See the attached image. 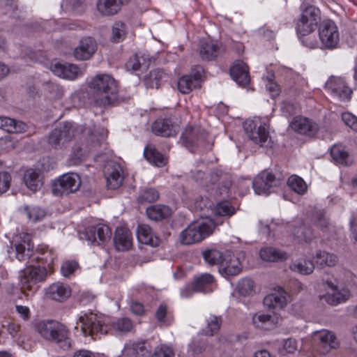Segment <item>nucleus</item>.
Masks as SVG:
<instances>
[{
  "instance_id": "nucleus-5",
  "label": "nucleus",
  "mask_w": 357,
  "mask_h": 357,
  "mask_svg": "<svg viewBox=\"0 0 357 357\" xmlns=\"http://www.w3.org/2000/svg\"><path fill=\"white\" fill-rule=\"evenodd\" d=\"M208 135L199 126H187L181 134V142L190 151L195 148L202 150L209 149L211 144L207 141Z\"/></svg>"
},
{
  "instance_id": "nucleus-39",
  "label": "nucleus",
  "mask_w": 357,
  "mask_h": 357,
  "mask_svg": "<svg viewBox=\"0 0 357 357\" xmlns=\"http://www.w3.org/2000/svg\"><path fill=\"white\" fill-rule=\"evenodd\" d=\"M202 257L205 261L210 265L221 266L225 258V252L211 248L202 252Z\"/></svg>"
},
{
  "instance_id": "nucleus-10",
  "label": "nucleus",
  "mask_w": 357,
  "mask_h": 357,
  "mask_svg": "<svg viewBox=\"0 0 357 357\" xmlns=\"http://www.w3.org/2000/svg\"><path fill=\"white\" fill-rule=\"evenodd\" d=\"M319 36L323 48L333 50L337 47L340 35L338 29L333 21L326 20L321 24Z\"/></svg>"
},
{
  "instance_id": "nucleus-6",
  "label": "nucleus",
  "mask_w": 357,
  "mask_h": 357,
  "mask_svg": "<svg viewBox=\"0 0 357 357\" xmlns=\"http://www.w3.org/2000/svg\"><path fill=\"white\" fill-rule=\"evenodd\" d=\"M282 180L283 177L279 173L263 171L255 178L253 189L257 195H268L273 191V188L281 184Z\"/></svg>"
},
{
  "instance_id": "nucleus-42",
  "label": "nucleus",
  "mask_w": 357,
  "mask_h": 357,
  "mask_svg": "<svg viewBox=\"0 0 357 357\" xmlns=\"http://www.w3.org/2000/svg\"><path fill=\"white\" fill-rule=\"evenodd\" d=\"M331 155L337 163L347 166L351 163L349 154L340 145H334L331 150Z\"/></svg>"
},
{
  "instance_id": "nucleus-28",
  "label": "nucleus",
  "mask_w": 357,
  "mask_h": 357,
  "mask_svg": "<svg viewBox=\"0 0 357 357\" xmlns=\"http://www.w3.org/2000/svg\"><path fill=\"white\" fill-rule=\"evenodd\" d=\"M287 293L282 287L266 296L264 298V305L268 308H283L287 303Z\"/></svg>"
},
{
  "instance_id": "nucleus-19",
  "label": "nucleus",
  "mask_w": 357,
  "mask_h": 357,
  "mask_svg": "<svg viewBox=\"0 0 357 357\" xmlns=\"http://www.w3.org/2000/svg\"><path fill=\"white\" fill-rule=\"evenodd\" d=\"M97 50V43L92 37H84L79 45L74 50V56L77 60L89 59Z\"/></svg>"
},
{
  "instance_id": "nucleus-11",
  "label": "nucleus",
  "mask_w": 357,
  "mask_h": 357,
  "mask_svg": "<svg viewBox=\"0 0 357 357\" xmlns=\"http://www.w3.org/2000/svg\"><path fill=\"white\" fill-rule=\"evenodd\" d=\"M112 236L110 228L102 224L89 227L80 236L93 245H100L109 241Z\"/></svg>"
},
{
  "instance_id": "nucleus-62",
  "label": "nucleus",
  "mask_w": 357,
  "mask_h": 357,
  "mask_svg": "<svg viewBox=\"0 0 357 357\" xmlns=\"http://www.w3.org/2000/svg\"><path fill=\"white\" fill-rule=\"evenodd\" d=\"M342 120L347 126L357 132V118L355 116L349 112L343 113Z\"/></svg>"
},
{
  "instance_id": "nucleus-45",
  "label": "nucleus",
  "mask_w": 357,
  "mask_h": 357,
  "mask_svg": "<svg viewBox=\"0 0 357 357\" xmlns=\"http://www.w3.org/2000/svg\"><path fill=\"white\" fill-rule=\"evenodd\" d=\"M289 187L298 193V195H303L307 191V185L303 179L297 175L291 176L287 181Z\"/></svg>"
},
{
  "instance_id": "nucleus-17",
  "label": "nucleus",
  "mask_w": 357,
  "mask_h": 357,
  "mask_svg": "<svg viewBox=\"0 0 357 357\" xmlns=\"http://www.w3.org/2000/svg\"><path fill=\"white\" fill-rule=\"evenodd\" d=\"M326 89L340 99H349L352 93L342 77L331 76L325 84Z\"/></svg>"
},
{
  "instance_id": "nucleus-31",
  "label": "nucleus",
  "mask_w": 357,
  "mask_h": 357,
  "mask_svg": "<svg viewBox=\"0 0 357 357\" xmlns=\"http://www.w3.org/2000/svg\"><path fill=\"white\" fill-rule=\"evenodd\" d=\"M130 0H98L97 8L104 15H113L116 14L121 6Z\"/></svg>"
},
{
  "instance_id": "nucleus-24",
  "label": "nucleus",
  "mask_w": 357,
  "mask_h": 357,
  "mask_svg": "<svg viewBox=\"0 0 357 357\" xmlns=\"http://www.w3.org/2000/svg\"><path fill=\"white\" fill-rule=\"evenodd\" d=\"M122 168L118 164L109 165L106 169L107 186L110 189L119 188L123 182Z\"/></svg>"
},
{
  "instance_id": "nucleus-61",
  "label": "nucleus",
  "mask_w": 357,
  "mask_h": 357,
  "mask_svg": "<svg viewBox=\"0 0 357 357\" xmlns=\"http://www.w3.org/2000/svg\"><path fill=\"white\" fill-rule=\"evenodd\" d=\"M27 216L33 222H37L44 218L45 212L42 208L35 207L27 211Z\"/></svg>"
},
{
  "instance_id": "nucleus-40",
  "label": "nucleus",
  "mask_w": 357,
  "mask_h": 357,
  "mask_svg": "<svg viewBox=\"0 0 357 357\" xmlns=\"http://www.w3.org/2000/svg\"><path fill=\"white\" fill-rule=\"evenodd\" d=\"M259 255L262 260L267 261H276L287 259L285 252H280L274 248H262Z\"/></svg>"
},
{
  "instance_id": "nucleus-2",
  "label": "nucleus",
  "mask_w": 357,
  "mask_h": 357,
  "mask_svg": "<svg viewBox=\"0 0 357 357\" xmlns=\"http://www.w3.org/2000/svg\"><path fill=\"white\" fill-rule=\"evenodd\" d=\"M88 86L98 106L109 105L116 99L117 83L110 75L98 74L91 79Z\"/></svg>"
},
{
  "instance_id": "nucleus-34",
  "label": "nucleus",
  "mask_w": 357,
  "mask_h": 357,
  "mask_svg": "<svg viewBox=\"0 0 357 357\" xmlns=\"http://www.w3.org/2000/svg\"><path fill=\"white\" fill-rule=\"evenodd\" d=\"M26 187L33 192H36L43 185L42 177L39 170L29 169L24 176Z\"/></svg>"
},
{
  "instance_id": "nucleus-43",
  "label": "nucleus",
  "mask_w": 357,
  "mask_h": 357,
  "mask_svg": "<svg viewBox=\"0 0 357 357\" xmlns=\"http://www.w3.org/2000/svg\"><path fill=\"white\" fill-rule=\"evenodd\" d=\"M290 268L292 271L301 274L310 275L313 272L314 265L312 261L303 259L293 263Z\"/></svg>"
},
{
  "instance_id": "nucleus-50",
  "label": "nucleus",
  "mask_w": 357,
  "mask_h": 357,
  "mask_svg": "<svg viewBox=\"0 0 357 357\" xmlns=\"http://www.w3.org/2000/svg\"><path fill=\"white\" fill-rule=\"evenodd\" d=\"M222 324V319L220 317L211 315L207 319V327L206 334L213 335L219 331Z\"/></svg>"
},
{
  "instance_id": "nucleus-46",
  "label": "nucleus",
  "mask_w": 357,
  "mask_h": 357,
  "mask_svg": "<svg viewBox=\"0 0 357 357\" xmlns=\"http://www.w3.org/2000/svg\"><path fill=\"white\" fill-rule=\"evenodd\" d=\"M317 28V25L300 18L298 20L296 26V30L299 38L306 36L313 32Z\"/></svg>"
},
{
  "instance_id": "nucleus-38",
  "label": "nucleus",
  "mask_w": 357,
  "mask_h": 357,
  "mask_svg": "<svg viewBox=\"0 0 357 357\" xmlns=\"http://www.w3.org/2000/svg\"><path fill=\"white\" fill-rule=\"evenodd\" d=\"M167 75L161 69H155L150 72L145 78L146 84L151 88L158 89L161 82L166 80Z\"/></svg>"
},
{
  "instance_id": "nucleus-9",
  "label": "nucleus",
  "mask_w": 357,
  "mask_h": 357,
  "mask_svg": "<svg viewBox=\"0 0 357 357\" xmlns=\"http://www.w3.org/2000/svg\"><path fill=\"white\" fill-rule=\"evenodd\" d=\"M79 322L81 324V330L85 336L89 335L93 339H96L100 335L107 333L106 327L102 324L98 316L93 312H86L81 315Z\"/></svg>"
},
{
  "instance_id": "nucleus-63",
  "label": "nucleus",
  "mask_w": 357,
  "mask_h": 357,
  "mask_svg": "<svg viewBox=\"0 0 357 357\" xmlns=\"http://www.w3.org/2000/svg\"><path fill=\"white\" fill-rule=\"evenodd\" d=\"M192 178L200 185L204 187H208V177L202 170L191 172Z\"/></svg>"
},
{
  "instance_id": "nucleus-30",
  "label": "nucleus",
  "mask_w": 357,
  "mask_h": 357,
  "mask_svg": "<svg viewBox=\"0 0 357 357\" xmlns=\"http://www.w3.org/2000/svg\"><path fill=\"white\" fill-rule=\"evenodd\" d=\"M280 320V319L275 314L271 315L262 312H257L252 317L255 326L264 330L273 328Z\"/></svg>"
},
{
  "instance_id": "nucleus-7",
  "label": "nucleus",
  "mask_w": 357,
  "mask_h": 357,
  "mask_svg": "<svg viewBox=\"0 0 357 357\" xmlns=\"http://www.w3.org/2000/svg\"><path fill=\"white\" fill-rule=\"evenodd\" d=\"M81 180L75 173H67L54 180L52 184V192L56 196L68 195L79 188Z\"/></svg>"
},
{
  "instance_id": "nucleus-14",
  "label": "nucleus",
  "mask_w": 357,
  "mask_h": 357,
  "mask_svg": "<svg viewBox=\"0 0 357 357\" xmlns=\"http://www.w3.org/2000/svg\"><path fill=\"white\" fill-rule=\"evenodd\" d=\"M207 177L208 186L210 185L218 184L216 192L220 196H223L224 197L228 196L231 185L230 175L223 173L219 169H214L207 175Z\"/></svg>"
},
{
  "instance_id": "nucleus-4",
  "label": "nucleus",
  "mask_w": 357,
  "mask_h": 357,
  "mask_svg": "<svg viewBox=\"0 0 357 357\" xmlns=\"http://www.w3.org/2000/svg\"><path fill=\"white\" fill-rule=\"evenodd\" d=\"M214 229L215 224L210 219L194 222L180 233V243L183 245H191L200 242L210 236Z\"/></svg>"
},
{
  "instance_id": "nucleus-51",
  "label": "nucleus",
  "mask_w": 357,
  "mask_h": 357,
  "mask_svg": "<svg viewBox=\"0 0 357 357\" xmlns=\"http://www.w3.org/2000/svg\"><path fill=\"white\" fill-rule=\"evenodd\" d=\"M133 324L132 321L126 317H122L117 319L112 324L113 328L119 333H128L132 328Z\"/></svg>"
},
{
  "instance_id": "nucleus-23",
  "label": "nucleus",
  "mask_w": 357,
  "mask_h": 357,
  "mask_svg": "<svg viewBox=\"0 0 357 357\" xmlns=\"http://www.w3.org/2000/svg\"><path fill=\"white\" fill-rule=\"evenodd\" d=\"M231 78L240 86L247 85L250 80L248 66L241 61L234 63L230 69Z\"/></svg>"
},
{
  "instance_id": "nucleus-20",
  "label": "nucleus",
  "mask_w": 357,
  "mask_h": 357,
  "mask_svg": "<svg viewBox=\"0 0 357 357\" xmlns=\"http://www.w3.org/2000/svg\"><path fill=\"white\" fill-rule=\"evenodd\" d=\"M52 71L56 76L68 79H74L82 73L77 66L68 63H56L52 66Z\"/></svg>"
},
{
  "instance_id": "nucleus-22",
  "label": "nucleus",
  "mask_w": 357,
  "mask_h": 357,
  "mask_svg": "<svg viewBox=\"0 0 357 357\" xmlns=\"http://www.w3.org/2000/svg\"><path fill=\"white\" fill-rule=\"evenodd\" d=\"M114 244L119 251L129 250L132 245V235L130 230L125 227H117L114 233Z\"/></svg>"
},
{
  "instance_id": "nucleus-16",
  "label": "nucleus",
  "mask_w": 357,
  "mask_h": 357,
  "mask_svg": "<svg viewBox=\"0 0 357 357\" xmlns=\"http://www.w3.org/2000/svg\"><path fill=\"white\" fill-rule=\"evenodd\" d=\"M244 129L248 137L255 143L261 146H266L269 144L268 132L265 127L257 126L253 121H247L244 124Z\"/></svg>"
},
{
  "instance_id": "nucleus-52",
  "label": "nucleus",
  "mask_w": 357,
  "mask_h": 357,
  "mask_svg": "<svg viewBox=\"0 0 357 357\" xmlns=\"http://www.w3.org/2000/svg\"><path fill=\"white\" fill-rule=\"evenodd\" d=\"M237 289L242 296L250 295L254 291V282L250 278H243L238 282Z\"/></svg>"
},
{
  "instance_id": "nucleus-41",
  "label": "nucleus",
  "mask_w": 357,
  "mask_h": 357,
  "mask_svg": "<svg viewBox=\"0 0 357 357\" xmlns=\"http://www.w3.org/2000/svg\"><path fill=\"white\" fill-rule=\"evenodd\" d=\"M300 18L317 26L321 20L320 10L318 8L309 5L302 9Z\"/></svg>"
},
{
  "instance_id": "nucleus-33",
  "label": "nucleus",
  "mask_w": 357,
  "mask_h": 357,
  "mask_svg": "<svg viewBox=\"0 0 357 357\" xmlns=\"http://www.w3.org/2000/svg\"><path fill=\"white\" fill-rule=\"evenodd\" d=\"M0 128L8 132L21 133L26 130V125L21 121L0 116Z\"/></svg>"
},
{
  "instance_id": "nucleus-44",
  "label": "nucleus",
  "mask_w": 357,
  "mask_h": 357,
  "mask_svg": "<svg viewBox=\"0 0 357 357\" xmlns=\"http://www.w3.org/2000/svg\"><path fill=\"white\" fill-rule=\"evenodd\" d=\"M316 258L318 259L317 263L321 266H334L338 261V258L335 254L321 250L317 252Z\"/></svg>"
},
{
  "instance_id": "nucleus-56",
  "label": "nucleus",
  "mask_w": 357,
  "mask_h": 357,
  "mask_svg": "<svg viewBox=\"0 0 357 357\" xmlns=\"http://www.w3.org/2000/svg\"><path fill=\"white\" fill-rule=\"evenodd\" d=\"M159 197L158 192L153 188H147L143 190L139 197V201L143 202H153Z\"/></svg>"
},
{
  "instance_id": "nucleus-32",
  "label": "nucleus",
  "mask_w": 357,
  "mask_h": 357,
  "mask_svg": "<svg viewBox=\"0 0 357 357\" xmlns=\"http://www.w3.org/2000/svg\"><path fill=\"white\" fill-rule=\"evenodd\" d=\"M219 46L213 42L202 39L199 41V54L202 59L211 61L218 56Z\"/></svg>"
},
{
  "instance_id": "nucleus-60",
  "label": "nucleus",
  "mask_w": 357,
  "mask_h": 357,
  "mask_svg": "<svg viewBox=\"0 0 357 357\" xmlns=\"http://www.w3.org/2000/svg\"><path fill=\"white\" fill-rule=\"evenodd\" d=\"M11 176L6 172H0V195L4 193L10 188Z\"/></svg>"
},
{
  "instance_id": "nucleus-15",
  "label": "nucleus",
  "mask_w": 357,
  "mask_h": 357,
  "mask_svg": "<svg viewBox=\"0 0 357 357\" xmlns=\"http://www.w3.org/2000/svg\"><path fill=\"white\" fill-rule=\"evenodd\" d=\"M195 72L184 75L181 77L177 84L178 90L183 93H189L192 89L199 88L201 86V79L204 73L202 67L197 66Z\"/></svg>"
},
{
  "instance_id": "nucleus-35",
  "label": "nucleus",
  "mask_w": 357,
  "mask_h": 357,
  "mask_svg": "<svg viewBox=\"0 0 357 357\" xmlns=\"http://www.w3.org/2000/svg\"><path fill=\"white\" fill-rule=\"evenodd\" d=\"M292 234L299 243H309L314 238L311 227L303 222H298L294 226Z\"/></svg>"
},
{
  "instance_id": "nucleus-3",
  "label": "nucleus",
  "mask_w": 357,
  "mask_h": 357,
  "mask_svg": "<svg viewBox=\"0 0 357 357\" xmlns=\"http://www.w3.org/2000/svg\"><path fill=\"white\" fill-rule=\"evenodd\" d=\"M34 329L45 340L57 344L61 349L68 350L71 348L70 332L60 322L52 319L40 321L35 324Z\"/></svg>"
},
{
  "instance_id": "nucleus-8",
  "label": "nucleus",
  "mask_w": 357,
  "mask_h": 357,
  "mask_svg": "<svg viewBox=\"0 0 357 357\" xmlns=\"http://www.w3.org/2000/svg\"><path fill=\"white\" fill-rule=\"evenodd\" d=\"M245 259L244 251L236 252L230 250L225 251V258L219 268L220 273L224 276H236L243 269V261Z\"/></svg>"
},
{
  "instance_id": "nucleus-64",
  "label": "nucleus",
  "mask_w": 357,
  "mask_h": 357,
  "mask_svg": "<svg viewBox=\"0 0 357 357\" xmlns=\"http://www.w3.org/2000/svg\"><path fill=\"white\" fill-rule=\"evenodd\" d=\"M207 344L205 342L202 341H195L192 342L190 345V350L195 354H200L206 349Z\"/></svg>"
},
{
  "instance_id": "nucleus-12",
  "label": "nucleus",
  "mask_w": 357,
  "mask_h": 357,
  "mask_svg": "<svg viewBox=\"0 0 357 357\" xmlns=\"http://www.w3.org/2000/svg\"><path fill=\"white\" fill-rule=\"evenodd\" d=\"M326 284L331 289V292L325 296L326 301L331 305H337L347 301L351 296L349 290L343 287L336 279L326 280Z\"/></svg>"
},
{
  "instance_id": "nucleus-1",
  "label": "nucleus",
  "mask_w": 357,
  "mask_h": 357,
  "mask_svg": "<svg viewBox=\"0 0 357 357\" xmlns=\"http://www.w3.org/2000/svg\"><path fill=\"white\" fill-rule=\"evenodd\" d=\"M27 239L23 241V243H17L15 245V249L11 248V251L8 250L10 257L12 254L20 261L25 262L26 267L21 271L20 282L22 284V289L24 292L26 290L30 291H36L38 282H43L47 276V272L45 268L40 266H35L31 263L37 259L38 257H34L33 245H31L29 236Z\"/></svg>"
},
{
  "instance_id": "nucleus-36",
  "label": "nucleus",
  "mask_w": 357,
  "mask_h": 357,
  "mask_svg": "<svg viewBox=\"0 0 357 357\" xmlns=\"http://www.w3.org/2000/svg\"><path fill=\"white\" fill-rule=\"evenodd\" d=\"M149 218L154 221H159L168 218L171 215V209L165 205H154L146 209Z\"/></svg>"
},
{
  "instance_id": "nucleus-59",
  "label": "nucleus",
  "mask_w": 357,
  "mask_h": 357,
  "mask_svg": "<svg viewBox=\"0 0 357 357\" xmlns=\"http://www.w3.org/2000/svg\"><path fill=\"white\" fill-rule=\"evenodd\" d=\"M144 61L142 57H139L137 54H135L130 58V59L126 63V68L128 71H137L140 69L142 66L141 61Z\"/></svg>"
},
{
  "instance_id": "nucleus-13",
  "label": "nucleus",
  "mask_w": 357,
  "mask_h": 357,
  "mask_svg": "<svg viewBox=\"0 0 357 357\" xmlns=\"http://www.w3.org/2000/svg\"><path fill=\"white\" fill-rule=\"evenodd\" d=\"M313 340L318 344L319 353L324 355L331 349L337 348L339 345L334 333L328 330L315 331L313 333Z\"/></svg>"
},
{
  "instance_id": "nucleus-29",
  "label": "nucleus",
  "mask_w": 357,
  "mask_h": 357,
  "mask_svg": "<svg viewBox=\"0 0 357 357\" xmlns=\"http://www.w3.org/2000/svg\"><path fill=\"white\" fill-rule=\"evenodd\" d=\"M137 236L140 243L152 247H156L160 243V238L153 234L151 228L148 225L141 224L138 225Z\"/></svg>"
},
{
  "instance_id": "nucleus-53",
  "label": "nucleus",
  "mask_w": 357,
  "mask_h": 357,
  "mask_svg": "<svg viewBox=\"0 0 357 357\" xmlns=\"http://www.w3.org/2000/svg\"><path fill=\"white\" fill-rule=\"evenodd\" d=\"M48 144L55 149H61L66 145L65 142L56 128H54L49 135Z\"/></svg>"
},
{
  "instance_id": "nucleus-37",
  "label": "nucleus",
  "mask_w": 357,
  "mask_h": 357,
  "mask_svg": "<svg viewBox=\"0 0 357 357\" xmlns=\"http://www.w3.org/2000/svg\"><path fill=\"white\" fill-rule=\"evenodd\" d=\"M144 155L148 161L157 167H163L167 163V160L164 155L152 146H148L145 148Z\"/></svg>"
},
{
  "instance_id": "nucleus-54",
  "label": "nucleus",
  "mask_w": 357,
  "mask_h": 357,
  "mask_svg": "<svg viewBox=\"0 0 357 357\" xmlns=\"http://www.w3.org/2000/svg\"><path fill=\"white\" fill-rule=\"evenodd\" d=\"M234 212V208L227 202L218 203L214 211L215 214L220 216H231Z\"/></svg>"
},
{
  "instance_id": "nucleus-58",
  "label": "nucleus",
  "mask_w": 357,
  "mask_h": 357,
  "mask_svg": "<svg viewBox=\"0 0 357 357\" xmlns=\"http://www.w3.org/2000/svg\"><path fill=\"white\" fill-rule=\"evenodd\" d=\"M79 264L76 261L68 260L64 261L61 267V271L63 276L68 277L72 275L77 268Z\"/></svg>"
},
{
  "instance_id": "nucleus-26",
  "label": "nucleus",
  "mask_w": 357,
  "mask_h": 357,
  "mask_svg": "<svg viewBox=\"0 0 357 357\" xmlns=\"http://www.w3.org/2000/svg\"><path fill=\"white\" fill-rule=\"evenodd\" d=\"M61 137L68 143L73 140L77 135L84 131L82 126L77 125L72 122H63L55 128Z\"/></svg>"
},
{
  "instance_id": "nucleus-25",
  "label": "nucleus",
  "mask_w": 357,
  "mask_h": 357,
  "mask_svg": "<svg viewBox=\"0 0 357 357\" xmlns=\"http://www.w3.org/2000/svg\"><path fill=\"white\" fill-rule=\"evenodd\" d=\"M71 294L70 287L62 282H55L51 284L46 291V296L56 301L62 302Z\"/></svg>"
},
{
  "instance_id": "nucleus-57",
  "label": "nucleus",
  "mask_w": 357,
  "mask_h": 357,
  "mask_svg": "<svg viewBox=\"0 0 357 357\" xmlns=\"http://www.w3.org/2000/svg\"><path fill=\"white\" fill-rule=\"evenodd\" d=\"M174 353L173 349L165 344H161L156 347L153 354L151 357H174Z\"/></svg>"
},
{
  "instance_id": "nucleus-49",
  "label": "nucleus",
  "mask_w": 357,
  "mask_h": 357,
  "mask_svg": "<svg viewBox=\"0 0 357 357\" xmlns=\"http://www.w3.org/2000/svg\"><path fill=\"white\" fill-rule=\"evenodd\" d=\"M87 135L89 136L91 142L95 146L100 145L107 137L105 130L101 127H94L93 130H88Z\"/></svg>"
},
{
  "instance_id": "nucleus-27",
  "label": "nucleus",
  "mask_w": 357,
  "mask_h": 357,
  "mask_svg": "<svg viewBox=\"0 0 357 357\" xmlns=\"http://www.w3.org/2000/svg\"><path fill=\"white\" fill-rule=\"evenodd\" d=\"M290 127L294 131L307 135H313L316 133L318 126L316 123L311 122L308 119L304 117H296L291 121Z\"/></svg>"
},
{
  "instance_id": "nucleus-55",
  "label": "nucleus",
  "mask_w": 357,
  "mask_h": 357,
  "mask_svg": "<svg viewBox=\"0 0 357 357\" xmlns=\"http://www.w3.org/2000/svg\"><path fill=\"white\" fill-rule=\"evenodd\" d=\"M314 223L315 226L319 228L322 231L326 232L329 229L330 222L325 216L324 212L317 211L314 215Z\"/></svg>"
},
{
  "instance_id": "nucleus-21",
  "label": "nucleus",
  "mask_w": 357,
  "mask_h": 357,
  "mask_svg": "<svg viewBox=\"0 0 357 357\" xmlns=\"http://www.w3.org/2000/svg\"><path fill=\"white\" fill-rule=\"evenodd\" d=\"M213 276L211 274L204 273L195 280L192 287H187L181 291L183 297H188L191 295V291H208V286L213 283Z\"/></svg>"
},
{
  "instance_id": "nucleus-48",
  "label": "nucleus",
  "mask_w": 357,
  "mask_h": 357,
  "mask_svg": "<svg viewBox=\"0 0 357 357\" xmlns=\"http://www.w3.org/2000/svg\"><path fill=\"white\" fill-rule=\"evenodd\" d=\"M126 33V24L122 22H116L112 28L111 39L112 42L119 43L123 40Z\"/></svg>"
},
{
  "instance_id": "nucleus-47",
  "label": "nucleus",
  "mask_w": 357,
  "mask_h": 357,
  "mask_svg": "<svg viewBox=\"0 0 357 357\" xmlns=\"http://www.w3.org/2000/svg\"><path fill=\"white\" fill-rule=\"evenodd\" d=\"M151 350V346L146 341L140 342H135L132 344L130 347H127L126 351L130 354L143 356L148 354Z\"/></svg>"
},
{
  "instance_id": "nucleus-18",
  "label": "nucleus",
  "mask_w": 357,
  "mask_h": 357,
  "mask_svg": "<svg viewBox=\"0 0 357 357\" xmlns=\"http://www.w3.org/2000/svg\"><path fill=\"white\" fill-rule=\"evenodd\" d=\"M153 132L164 137H169L176 135L178 126L170 119H158L152 124Z\"/></svg>"
}]
</instances>
